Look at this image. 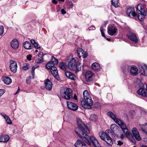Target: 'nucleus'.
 Wrapping results in <instances>:
<instances>
[{"label": "nucleus", "mask_w": 147, "mask_h": 147, "mask_svg": "<svg viewBox=\"0 0 147 147\" xmlns=\"http://www.w3.org/2000/svg\"><path fill=\"white\" fill-rule=\"evenodd\" d=\"M37 67H35V66H33L32 67V70L31 71V73L32 74V76H33V78H34V70Z\"/></svg>", "instance_id": "obj_39"}, {"label": "nucleus", "mask_w": 147, "mask_h": 147, "mask_svg": "<svg viewBox=\"0 0 147 147\" xmlns=\"http://www.w3.org/2000/svg\"><path fill=\"white\" fill-rule=\"evenodd\" d=\"M4 31L3 27L2 26H0V36L3 34Z\"/></svg>", "instance_id": "obj_42"}, {"label": "nucleus", "mask_w": 147, "mask_h": 147, "mask_svg": "<svg viewBox=\"0 0 147 147\" xmlns=\"http://www.w3.org/2000/svg\"><path fill=\"white\" fill-rule=\"evenodd\" d=\"M20 90V88H19L18 87V89L17 90V91L18 92Z\"/></svg>", "instance_id": "obj_60"}, {"label": "nucleus", "mask_w": 147, "mask_h": 147, "mask_svg": "<svg viewBox=\"0 0 147 147\" xmlns=\"http://www.w3.org/2000/svg\"><path fill=\"white\" fill-rule=\"evenodd\" d=\"M135 9L134 7H129L127 9L126 11V13L127 15L129 17H130L131 16L130 14H131L132 12L134 11Z\"/></svg>", "instance_id": "obj_30"}, {"label": "nucleus", "mask_w": 147, "mask_h": 147, "mask_svg": "<svg viewBox=\"0 0 147 147\" xmlns=\"http://www.w3.org/2000/svg\"><path fill=\"white\" fill-rule=\"evenodd\" d=\"M29 65H26V66H24L22 67V69L23 70H26L28 69L29 68Z\"/></svg>", "instance_id": "obj_45"}, {"label": "nucleus", "mask_w": 147, "mask_h": 147, "mask_svg": "<svg viewBox=\"0 0 147 147\" xmlns=\"http://www.w3.org/2000/svg\"><path fill=\"white\" fill-rule=\"evenodd\" d=\"M118 1H111L112 5L115 7H118L119 6Z\"/></svg>", "instance_id": "obj_35"}, {"label": "nucleus", "mask_w": 147, "mask_h": 147, "mask_svg": "<svg viewBox=\"0 0 147 147\" xmlns=\"http://www.w3.org/2000/svg\"><path fill=\"white\" fill-rule=\"evenodd\" d=\"M31 76H29L26 79V83L27 84H29L30 83V81H31Z\"/></svg>", "instance_id": "obj_41"}, {"label": "nucleus", "mask_w": 147, "mask_h": 147, "mask_svg": "<svg viewBox=\"0 0 147 147\" xmlns=\"http://www.w3.org/2000/svg\"><path fill=\"white\" fill-rule=\"evenodd\" d=\"M83 147H88V146L86 145V144L85 143L84 144H83Z\"/></svg>", "instance_id": "obj_57"}, {"label": "nucleus", "mask_w": 147, "mask_h": 147, "mask_svg": "<svg viewBox=\"0 0 147 147\" xmlns=\"http://www.w3.org/2000/svg\"><path fill=\"white\" fill-rule=\"evenodd\" d=\"M60 94L62 98L67 100H69L73 97L72 90L69 88H62L60 91Z\"/></svg>", "instance_id": "obj_7"}, {"label": "nucleus", "mask_w": 147, "mask_h": 147, "mask_svg": "<svg viewBox=\"0 0 147 147\" xmlns=\"http://www.w3.org/2000/svg\"><path fill=\"white\" fill-rule=\"evenodd\" d=\"M18 92L17 91V92H16V93H15V94H17V93Z\"/></svg>", "instance_id": "obj_62"}, {"label": "nucleus", "mask_w": 147, "mask_h": 147, "mask_svg": "<svg viewBox=\"0 0 147 147\" xmlns=\"http://www.w3.org/2000/svg\"><path fill=\"white\" fill-rule=\"evenodd\" d=\"M90 119L96 122L98 119L97 116L95 114H92L90 115Z\"/></svg>", "instance_id": "obj_32"}, {"label": "nucleus", "mask_w": 147, "mask_h": 147, "mask_svg": "<svg viewBox=\"0 0 147 147\" xmlns=\"http://www.w3.org/2000/svg\"><path fill=\"white\" fill-rule=\"evenodd\" d=\"M85 144V143L82 141L78 140L75 144V146L76 147H83V144Z\"/></svg>", "instance_id": "obj_26"}, {"label": "nucleus", "mask_w": 147, "mask_h": 147, "mask_svg": "<svg viewBox=\"0 0 147 147\" xmlns=\"http://www.w3.org/2000/svg\"><path fill=\"white\" fill-rule=\"evenodd\" d=\"M53 84L52 82L48 79H47V90H51L52 89Z\"/></svg>", "instance_id": "obj_23"}, {"label": "nucleus", "mask_w": 147, "mask_h": 147, "mask_svg": "<svg viewBox=\"0 0 147 147\" xmlns=\"http://www.w3.org/2000/svg\"><path fill=\"white\" fill-rule=\"evenodd\" d=\"M139 125L142 132L147 134V123H146L144 125L139 124Z\"/></svg>", "instance_id": "obj_22"}, {"label": "nucleus", "mask_w": 147, "mask_h": 147, "mask_svg": "<svg viewBox=\"0 0 147 147\" xmlns=\"http://www.w3.org/2000/svg\"><path fill=\"white\" fill-rule=\"evenodd\" d=\"M108 22L106 21L105 22V23L104 24V27H106L107 25V24L108 23Z\"/></svg>", "instance_id": "obj_55"}, {"label": "nucleus", "mask_w": 147, "mask_h": 147, "mask_svg": "<svg viewBox=\"0 0 147 147\" xmlns=\"http://www.w3.org/2000/svg\"><path fill=\"white\" fill-rule=\"evenodd\" d=\"M30 42L33 45L34 47L35 48L39 49H41V47L40 46L38 47V44L34 40H30Z\"/></svg>", "instance_id": "obj_29"}, {"label": "nucleus", "mask_w": 147, "mask_h": 147, "mask_svg": "<svg viewBox=\"0 0 147 147\" xmlns=\"http://www.w3.org/2000/svg\"><path fill=\"white\" fill-rule=\"evenodd\" d=\"M137 9L140 12V13L138 14L137 18L140 20L142 21L144 18L145 16H146V13L145 12L144 9L142 4H138Z\"/></svg>", "instance_id": "obj_8"}, {"label": "nucleus", "mask_w": 147, "mask_h": 147, "mask_svg": "<svg viewBox=\"0 0 147 147\" xmlns=\"http://www.w3.org/2000/svg\"><path fill=\"white\" fill-rule=\"evenodd\" d=\"M84 99L80 100V102L84 108L90 109L93 105V101L87 90H86L83 92Z\"/></svg>", "instance_id": "obj_3"}, {"label": "nucleus", "mask_w": 147, "mask_h": 147, "mask_svg": "<svg viewBox=\"0 0 147 147\" xmlns=\"http://www.w3.org/2000/svg\"><path fill=\"white\" fill-rule=\"evenodd\" d=\"M137 93L143 97L147 96V90L143 88H140L137 91Z\"/></svg>", "instance_id": "obj_17"}, {"label": "nucleus", "mask_w": 147, "mask_h": 147, "mask_svg": "<svg viewBox=\"0 0 147 147\" xmlns=\"http://www.w3.org/2000/svg\"><path fill=\"white\" fill-rule=\"evenodd\" d=\"M117 142H118V144H117L118 145H119L120 146H121V145H123V142H121L120 140L118 141Z\"/></svg>", "instance_id": "obj_51"}, {"label": "nucleus", "mask_w": 147, "mask_h": 147, "mask_svg": "<svg viewBox=\"0 0 147 147\" xmlns=\"http://www.w3.org/2000/svg\"><path fill=\"white\" fill-rule=\"evenodd\" d=\"M114 136L111 130L107 129L106 130L105 133H102L100 136L101 139L105 141L109 145L111 146L113 144V140L109 135Z\"/></svg>", "instance_id": "obj_6"}, {"label": "nucleus", "mask_w": 147, "mask_h": 147, "mask_svg": "<svg viewBox=\"0 0 147 147\" xmlns=\"http://www.w3.org/2000/svg\"><path fill=\"white\" fill-rule=\"evenodd\" d=\"M119 137H120L121 139H123L125 137V136L122 132L121 134H120Z\"/></svg>", "instance_id": "obj_49"}, {"label": "nucleus", "mask_w": 147, "mask_h": 147, "mask_svg": "<svg viewBox=\"0 0 147 147\" xmlns=\"http://www.w3.org/2000/svg\"><path fill=\"white\" fill-rule=\"evenodd\" d=\"M77 55L79 58H81V53L84 52V51L81 48H78L77 50Z\"/></svg>", "instance_id": "obj_34"}, {"label": "nucleus", "mask_w": 147, "mask_h": 147, "mask_svg": "<svg viewBox=\"0 0 147 147\" xmlns=\"http://www.w3.org/2000/svg\"><path fill=\"white\" fill-rule=\"evenodd\" d=\"M3 142V140H0V142Z\"/></svg>", "instance_id": "obj_63"}, {"label": "nucleus", "mask_w": 147, "mask_h": 147, "mask_svg": "<svg viewBox=\"0 0 147 147\" xmlns=\"http://www.w3.org/2000/svg\"><path fill=\"white\" fill-rule=\"evenodd\" d=\"M94 75V73L91 71H88L86 73L85 78L86 81L88 82L93 81V77Z\"/></svg>", "instance_id": "obj_10"}, {"label": "nucleus", "mask_w": 147, "mask_h": 147, "mask_svg": "<svg viewBox=\"0 0 147 147\" xmlns=\"http://www.w3.org/2000/svg\"><path fill=\"white\" fill-rule=\"evenodd\" d=\"M59 66L61 69L64 71H66L67 67L66 65L64 62H61L59 64Z\"/></svg>", "instance_id": "obj_27"}, {"label": "nucleus", "mask_w": 147, "mask_h": 147, "mask_svg": "<svg viewBox=\"0 0 147 147\" xmlns=\"http://www.w3.org/2000/svg\"><path fill=\"white\" fill-rule=\"evenodd\" d=\"M114 121L117 123H118L119 126L122 124L123 123L122 121L119 119H115V121Z\"/></svg>", "instance_id": "obj_37"}, {"label": "nucleus", "mask_w": 147, "mask_h": 147, "mask_svg": "<svg viewBox=\"0 0 147 147\" xmlns=\"http://www.w3.org/2000/svg\"><path fill=\"white\" fill-rule=\"evenodd\" d=\"M65 5H66L67 7L72 8L73 7V4L71 1H66L65 2Z\"/></svg>", "instance_id": "obj_33"}, {"label": "nucleus", "mask_w": 147, "mask_h": 147, "mask_svg": "<svg viewBox=\"0 0 147 147\" xmlns=\"http://www.w3.org/2000/svg\"><path fill=\"white\" fill-rule=\"evenodd\" d=\"M24 47L26 49H31V45L30 43L28 41H25L24 44Z\"/></svg>", "instance_id": "obj_28"}, {"label": "nucleus", "mask_w": 147, "mask_h": 147, "mask_svg": "<svg viewBox=\"0 0 147 147\" xmlns=\"http://www.w3.org/2000/svg\"><path fill=\"white\" fill-rule=\"evenodd\" d=\"M88 29L89 31L94 30L95 29V26L92 25L90 27L88 28Z\"/></svg>", "instance_id": "obj_44"}, {"label": "nucleus", "mask_w": 147, "mask_h": 147, "mask_svg": "<svg viewBox=\"0 0 147 147\" xmlns=\"http://www.w3.org/2000/svg\"><path fill=\"white\" fill-rule=\"evenodd\" d=\"M32 55H29L27 56V59L29 61L31 60Z\"/></svg>", "instance_id": "obj_50"}, {"label": "nucleus", "mask_w": 147, "mask_h": 147, "mask_svg": "<svg viewBox=\"0 0 147 147\" xmlns=\"http://www.w3.org/2000/svg\"><path fill=\"white\" fill-rule=\"evenodd\" d=\"M3 142H7L9 139V136L8 135H5L3 137Z\"/></svg>", "instance_id": "obj_36"}, {"label": "nucleus", "mask_w": 147, "mask_h": 147, "mask_svg": "<svg viewBox=\"0 0 147 147\" xmlns=\"http://www.w3.org/2000/svg\"><path fill=\"white\" fill-rule=\"evenodd\" d=\"M65 75L66 77L69 79L75 81L76 78L75 75L73 73L69 71H66L65 73Z\"/></svg>", "instance_id": "obj_18"}, {"label": "nucleus", "mask_w": 147, "mask_h": 147, "mask_svg": "<svg viewBox=\"0 0 147 147\" xmlns=\"http://www.w3.org/2000/svg\"><path fill=\"white\" fill-rule=\"evenodd\" d=\"M44 83L45 84V86L46 87V80L44 81Z\"/></svg>", "instance_id": "obj_59"}, {"label": "nucleus", "mask_w": 147, "mask_h": 147, "mask_svg": "<svg viewBox=\"0 0 147 147\" xmlns=\"http://www.w3.org/2000/svg\"><path fill=\"white\" fill-rule=\"evenodd\" d=\"M58 63V59L52 56L51 61L47 63V69L51 72L57 80H60V78L59 76L57 68L55 66V65H57Z\"/></svg>", "instance_id": "obj_2"}, {"label": "nucleus", "mask_w": 147, "mask_h": 147, "mask_svg": "<svg viewBox=\"0 0 147 147\" xmlns=\"http://www.w3.org/2000/svg\"><path fill=\"white\" fill-rule=\"evenodd\" d=\"M108 32L111 36H113L118 31V29L114 26H111L108 27Z\"/></svg>", "instance_id": "obj_14"}, {"label": "nucleus", "mask_w": 147, "mask_h": 147, "mask_svg": "<svg viewBox=\"0 0 147 147\" xmlns=\"http://www.w3.org/2000/svg\"><path fill=\"white\" fill-rule=\"evenodd\" d=\"M128 38L130 40L134 42L135 43L138 42V40L136 35L134 33H131L127 35Z\"/></svg>", "instance_id": "obj_15"}, {"label": "nucleus", "mask_w": 147, "mask_h": 147, "mask_svg": "<svg viewBox=\"0 0 147 147\" xmlns=\"http://www.w3.org/2000/svg\"><path fill=\"white\" fill-rule=\"evenodd\" d=\"M78 127L75 128V131L76 134L82 140L90 146L91 143L94 147H101L98 141L92 136L90 137L87 134L90 133L88 127L81 120H77Z\"/></svg>", "instance_id": "obj_1"}, {"label": "nucleus", "mask_w": 147, "mask_h": 147, "mask_svg": "<svg viewBox=\"0 0 147 147\" xmlns=\"http://www.w3.org/2000/svg\"><path fill=\"white\" fill-rule=\"evenodd\" d=\"M122 129H124L127 127L126 125L124 123L122 124L120 126Z\"/></svg>", "instance_id": "obj_46"}, {"label": "nucleus", "mask_w": 147, "mask_h": 147, "mask_svg": "<svg viewBox=\"0 0 147 147\" xmlns=\"http://www.w3.org/2000/svg\"><path fill=\"white\" fill-rule=\"evenodd\" d=\"M44 55L42 52H40L37 55V58L35 60L36 63H39L43 62Z\"/></svg>", "instance_id": "obj_16"}, {"label": "nucleus", "mask_w": 147, "mask_h": 147, "mask_svg": "<svg viewBox=\"0 0 147 147\" xmlns=\"http://www.w3.org/2000/svg\"><path fill=\"white\" fill-rule=\"evenodd\" d=\"M5 90L3 89H0V97L5 93Z\"/></svg>", "instance_id": "obj_47"}, {"label": "nucleus", "mask_w": 147, "mask_h": 147, "mask_svg": "<svg viewBox=\"0 0 147 147\" xmlns=\"http://www.w3.org/2000/svg\"><path fill=\"white\" fill-rule=\"evenodd\" d=\"M100 106V104L98 102H95L93 105L94 107L95 108H97Z\"/></svg>", "instance_id": "obj_43"}, {"label": "nucleus", "mask_w": 147, "mask_h": 147, "mask_svg": "<svg viewBox=\"0 0 147 147\" xmlns=\"http://www.w3.org/2000/svg\"><path fill=\"white\" fill-rule=\"evenodd\" d=\"M100 31L101 32V35L102 36L104 37V38H106V37L105 36V33L102 30L100 29Z\"/></svg>", "instance_id": "obj_48"}, {"label": "nucleus", "mask_w": 147, "mask_h": 147, "mask_svg": "<svg viewBox=\"0 0 147 147\" xmlns=\"http://www.w3.org/2000/svg\"><path fill=\"white\" fill-rule=\"evenodd\" d=\"M61 12L62 14H64L66 13V11L64 9H62L61 10Z\"/></svg>", "instance_id": "obj_52"}, {"label": "nucleus", "mask_w": 147, "mask_h": 147, "mask_svg": "<svg viewBox=\"0 0 147 147\" xmlns=\"http://www.w3.org/2000/svg\"><path fill=\"white\" fill-rule=\"evenodd\" d=\"M138 69L135 66H132L130 69V73L132 76H136L138 74Z\"/></svg>", "instance_id": "obj_21"}, {"label": "nucleus", "mask_w": 147, "mask_h": 147, "mask_svg": "<svg viewBox=\"0 0 147 147\" xmlns=\"http://www.w3.org/2000/svg\"><path fill=\"white\" fill-rule=\"evenodd\" d=\"M91 67L93 70L96 71H99L100 70V66L98 63L95 62L92 64Z\"/></svg>", "instance_id": "obj_20"}, {"label": "nucleus", "mask_w": 147, "mask_h": 147, "mask_svg": "<svg viewBox=\"0 0 147 147\" xmlns=\"http://www.w3.org/2000/svg\"><path fill=\"white\" fill-rule=\"evenodd\" d=\"M81 57H82L83 58H84L88 56V54L87 52H86L85 53L84 52L81 53Z\"/></svg>", "instance_id": "obj_40"}, {"label": "nucleus", "mask_w": 147, "mask_h": 147, "mask_svg": "<svg viewBox=\"0 0 147 147\" xmlns=\"http://www.w3.org/2000/svg\"><path fill=\"white\" fill-rule=\"evenodd\" d=\"M1 114V115L5 119L6 122L8 124H12V121L7 115L3 113H2Z\"/></svg>", "instance_id": "obj_25"}, {"label": "nucleus", "mask_w": 147, "mask_h": 147, "mask_svg": "<svg viewBox=\"0 0 147 147\" xmlns=\"http://www.w3.org/2000/svg\"><path fill=\"white\" fill-rule=\"evenodd\" d=\"M52 2L55 4H56L57 3V1H52Z\"/></svg>", "instance_id": "obj_53"}, {"label": "nucleus", "mask_w": 147, "mask_h": 147, "mask_svg": "<svg viewBox=\"0 0 147 147\" xmlns=\"http://www.w3.org/2000/svg\"><path fill=\"white\" fill-rule=\"evenodd\" d=\"M11 47L15 49H16L18 48L19 43L17 40H13L11 42Z\"/></svg>", "instance_id": "obj_19"}, {"label": "nucleus", "mask_w": 147, "mask_h": 147, "mask_svg": "<svg viewBox=\"0 0 147 147\" xmlns=\"http://www.w3.org/2000/svg\"><path fill=\"white\" fill-rule=\"evenodd\" d=\"M41 88H43L42 86H41Z\"/></svg>", "instance_id": "obj_64"}, {"label": "nucleus", "mask_w": 147, "mask_h": 147, "mask_svg": "<svg viewBox=\"0 0 147 147\" xmlns=\"http://www.w3.org/2000/svg\"><path fill=\"white\" fill-rule=\"evenodd\" d=\"M142 147H147V146H146V145H143L142 146Z\"/></svg>", "instance_id": "obj_58"}, {"label": "nucleus", "mask_w": 147, "mask_h": 147, "mask_svg": "<svg viewBox=\"0 0 147 147\" xmlns=\"http://www.w3.org/2000/svg\"><path fill=\"white\" fill-rule=\"evenodd\" d=\"M122 130L124 133L127 136L129 139H130L133 142L135 143L136 142L134 137L138 141H140L142 140L139 134V132L136 128L133 127L132 129V132L133 136L130 133L127 127Z\"/></svg>", "instance_id": "obj_4"}, {"label": "nucleus", "mask_w": 147, "mask_h": 147, "mask_svg": "<svg viewBox=\"0 0 147 147\" xmlns=\"http://www.w3.org/2000/svg\"><path fill=\"white\" fill-rule=\"evenodd\" d=\"M78 62L77 58H72L69 61L67 65L68 68L71 70L75 71L76 73L81 71L82 69L83 70L84 65L80 63H78Z\"/></svg>", "instance_id": "obj_5"}, {"label": "nucleus", "mask_w": 147, "mask_h": 147, "mask_svg": "<svg viewBox=\"0 0 147 147\" xmlns=\"http://www.w3.org/2000/svg\"><path fill=\"white\" fill-rule=\"evenodd\" d=\"M111 130L114 135L117 137H119L120 134L122 133L120 128L115 124H112L110 126Z\"/></svg>", "instance_id": "obj_9"}, {"label": "nucleus", "mask_w": 147, "mask_h": 147, "mask_svg": "<svg viewBox=\"0 0 147 147\" xmlns=\"http://www.w3.org/2000/svg\"><path fill=\"white\" fill-rule=\"evenodd\" d=\"M10 63V68L11 71L13 73H16L17 71L18 67L17 63L15 61H11Z\"/></svg>", "instance_id": "obj_13"}, {"label": "nucleus", "mask_w": 147, "mask_h": 147, "mask_svg": "<svg viewBox=\"0 0 147 147\" xmlns=\"http://www.w3.org/2000/svg\"><path fill=\"white\" fill-rule=\"evenodd\" d=\"M35 52H38V50L37 49H36L35 51Z\"/></svg>", "instance_id": "obj_61"}, {"label": "nucleus", "mask_w": 147, "mask_h": 147, "mask_svg": "<svg viewBox=\"0 0 147 147\" xmlns=\"http://www.w3.org/2000/svg\"><path fill=\"white\" fill-rule=\"evenodd\" d=\"M3 81L5 84L9 85L11 83L12 80L8 77L5 76L3 77Z\"/></svg>", "instance_id": "obj_24"}, {"label": "nucleus", "mask_w": 147, "mask_h": 147, "mask_svg": "<svg viewBox=\"0 0 147 147\" xmlns=\"http://www.w3.org/2000/svg\"><path fill=\"white\" fill-rule=\"evenodd\" d=\"M107 115L109 116L114 121L116 119V117L114 114L111 111H109L107 113Z\"/></svg>", "instance_id": "obj_31"}, {"label": "nucleus", "mask_w": 147, "mask_h": 147, "mask_svg": "<svg viewBox=\"0 0 147 147\" xmlns=\"http://www.w3.org/2000/svg\"><path fill=\"white\" fill-rule=\"evenodd\" d=\"M105 38L107 40H108V41H110L111 40V39L109 38H107L106 37V38Z\"/></svg>", "instance_id": "obj_56"}, {"label": "nucleus", "mask_w": 147, "mask_h": 147, "mask_svg": "<svg viewBox=\"0 0 147 147\" xmlns=\"http://www.w3.org/2000/svg\"><path fill=\"white\" fill-rule=\"evenodd\" d=\"M67 108L70 110L74 111H76L78 108V106L76 104L70 101L67 102Z\"/></svg>", "instance_id": "obj_11"}, {"label": "nucleus", "mask_w": 147, "mask_h": 147, "mask_svg": "<svg viewBox=\"0 0 147 147\" xmlns=\"http://www.w3.org/2000/svg\"><path fill=\"white\" fill-rule=\"evenodd\" d=\"M74 98L76 100L77 99V96H76V94H75L74 96Z\"/></svg>", "instance_id": "obj_54"}, {"label": "nucleus", "mask_w": 147, "mask_h": 147, "mask_svg": "<svg viewBox=\"0 0 147 147\" xmlns=\"http://www.w3.org/2000/svg\"><path fill=\"white\" fill-rule=\"evenodd\" d=\"M140 72L141 74L147 76V66L144 64L143 66L140 65H139Z\"/></svg>", "instance_id": "obj_12"}, {"label": "nucleus", "mask_w": 147, "mask_h": 147, "mask_svg": "<svg viewBox=\"0 0 147 147\" xmlns=\"http://www.w3.org/2000/svg\"><path fill=\"white\" fill-rule=\"evenodd\" d=\"M131 14L132 15L134 18L136 20V19L138 18V15L135 12V9L134 10V11H133L132 12Z\"/></svg>", "instance_id": "obj_38"}]
</instances>
